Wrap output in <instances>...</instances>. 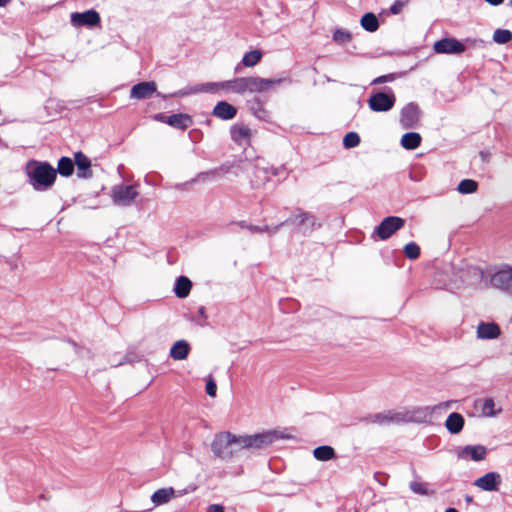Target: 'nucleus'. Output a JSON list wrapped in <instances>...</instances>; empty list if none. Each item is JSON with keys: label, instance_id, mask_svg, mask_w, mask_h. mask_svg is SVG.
I'll list each match as a JSON object with an SVG mask.
<instances>
[{"label": "nucleus", "instance_id": "obj_1", "mask_svg": "<svg viewBox=\"0 0 512 512\" xmlns=\"http://www.w3.org/2000/svg\"><path fill=\"white\" fill-rule=\"evenodd\" d=\"M290 436L277 430H269L253 435H239V450L264 449L280 439H289Z\"/></svg>", "mask_w": 512, "mask_h": 512}, {"label": "nucleus", "instance_id": "obj_2", "mask_svg": "<svg viewBox=\"0 0 512 512\" xmlns=\"http://www.w3.org/2000/svg\"><path fill=\"white\" fill-rule=\"evenodd\" d=\"M27 172L37 189L51 186L56 178V170L47 163L31 161L27 165Z\"/></svg>", "mask_w": 512, "mask_h": 512}, {"label": "nucleus", "instance_id": "obj_3", "mask_svg": "<svg viewBox=\"0 0 512 512\" xmlns=\"http://www.w3.org/2000/svg\"><path fill=\"white\" fill-rule=\"evenodd\" d=\"M232 446H236L239 450V435L226 431L215 435L211 443V450L218 458L230 459L234 453L232 449H229Z\"/></svg>", "mask_w": 512, "mask_h": 512}, {"label": "nucleus", "instance_id": "obj_4", "mask_svg": "<svg viewBox=\"0 0 512 512\" xmlns=\"http://www.w3.org/2000/svg\"><path fill=\"white\" fill-rule=\"evenodd\" d=\"M485 277V283L494 288H512V267L508 265L488 268Z\"/></svg>", "mask_w": 512, "mask_h": 512}, {"label": "nucleus", "instance_id": "obj_5", "mask_svg": "<svg viewBox=\"0 0 512 512\" xmlns=\"http://www.w3.org/2000/svg\"><path fill=\"white\" fill-rule=\"evenodd\" d=\"M283 82L281 78L267 79L259 76L245 77L247 93H264L272 90L275 86H279Z\"/></svg>", "mask_w": 512, "mask_h": 512}, {"label": "nucleus", "instance_id": "obj_6", "mask_svg": "<svg viewBox=\"0 0 512 512\" xmlns=\"http://www.w3.org/2000/svg\"><path fill=\"white\" fill-rule=\"evenodd\" d=\"M396 102L395 94L389 92H376L372 94L368 100L369 108L374 112H388Z\"/></svg>", "mask_w": 512, "mask_h": 512}, {"label": "nucleus", "instance_id": "obj_7", "mask_svg": "<svg viewBox=\"0 0 512 512\" xmlns=\"http://www.w3.org/2000/svg\"><path fill=\"white\" fill-rule=\"evenodd\" d=\"M405 224L404 219L397 216L386 217L374 230L373 237L376 235L380 240H386Z\"/></svg>", "mask_w": 512, "mask_h": 512}, {"label": "nucleus", "instance_id": "obj_8", "mask_svg": "<svg viewBox=\"0 0 512 512\" xmlns=\"http://www.w3.org/2000/svg\"><path fill=\"white\" fill-rule=\"evenodd\" d=\"M360 421L370 422L381 426H388L390 424H399L405 422V414L389 410L386 412L369 414L361 418Z\"/></svg>", "mask_w": 512, "mask_h": 512}, {"label": "nucleus", "instance_id": "obj_9", "mask_svg": "<svg viewBox=\"0 0 512 512\" xmlns=\"http://www.w3.org/2000/svg\"><path fill=\"white\" fill-rule=\"evenodd\" d=\"M137 196L138 192L132 185H118L111 191L113 202L120 206L131 205Z\"/></svg>", "mask_w": 512, "mask_h": 512}, {"label": "nucleus", "instance_id": "obj_10", "mask_svg": "<svg viewBox=\"0 0 512 512\" xmlns=\"http://www.w3.org/2000/svg\"><path fill=\"white\" fill-rule=\"evenodd\" d=\"M442 404L435 406H423L414 408L408 418L405 417V422H412L417 424H430L432 414L436 409L441 408ZM445 408L450 406L449 402L443 403Z\"/></svg>", "mask_w": 512, "mask_h": 512}, {"label": "nucleus", "instance_id": "obj_11", "mask_svg": "<svg viewBox=\"0 0 512 512\" xmlns=\"http://www.w3.org/2000/svg\"><path fill=\"white\" fill-rule=\"evenodd\" d=\"M433 49L438 54H461L465 45L455 38H443L434 43Z\"/></svg>", "mask_w": 512, "mask_h": 512}, {"label": "nucleus", "instance_id": "obj_12", "mask_svg": "<svg viewBox=\"0 0 512 512\" xmlns=\"http://www.w3.org/2000/svg\"><path fill=\"white\" fill-rule=\"evenodd\" d=\"M420 109L414 103H408L400 112V123L403 128L410 129L417 126L420 120Z\"/></svg>", "mask_w": 512, "mask_h": 512}, {"label": "nucleus", "instance_id": "obj_13", "mask_svg": "<svg viewBox=\"0 0 512 512\" xmlns=\"http://www.w3.org/2000/svg\"><path fill=\"white\" fill-rule=\"evenodd\" d=\"M502 483V477L498 472L490 471L475 480L474 485L487 492H496Z\"/></svg>", "mask_w": 512, "mask_h": 512}, {"label": "nucleus", "instance_id": "obj_14", "mask_svg": "<svg viewBox=\"0 0 512 512\" xmlns=\"http://www.w3.org/2000/svg\"><path fill=\"white\" fill-rule=\"evenodd\" d=\"M487 449L483 445H466L463 448L457 450V457L459 459L468 460L471 459L475 462L482 461L486 458Z\"/></svg>", "mask_w": 512, "mask_h": 512}, {"label": "nucleus", "instance_id": "obj_15", "mask_svg": "<svg viewBox=\"0 0 512 512\" xmlns=\"http://www.w3.org/2000/svg\"><path fill=\"white\" fill-rule=\"evenodd\" d=\"M71 23L73 26L79 27V26H96L100 23V16L99 13L95 10H87L82 13H72L70 16Z\"/></svg>", "mask_w": 512, "mask_h": 512}, {"label": "nucleus", "instance_id": "obj_16", "mask_svg": "<svg viewBox=\"0 0 512 512\" xmlns=\"http://www.w3.org/2000/svg\"><path fill=\"white\" fill-rule=\"evenodd\" d=\"M501 330L494 322H480L477 327V337L480 339L492 340L500 336Z\"/></svg>", "mask_w": 512, "mask_h": 512}, {"label": "nucleus", "instance_id": "obj_17", "mask_svg": "<svg viewBox=\"0 0 512 512\" xmlns=\"http://www.w3.org/2000/svg\"><path fill=\"white\" fill-rule=\"evenodd\" d=\"M156 89V84L153 81L141 82L132 87L130 96L134 99H145L154 94Z\"/></svg>", "mask_w": 512, "mask_h": 512}, {"label": "nucleus", "instance_id": "obj_18", "mask_svg": "<svg viewBox=\"0 0 512 512\" xmlns=\"http://www.w3.org/2000/svg\"><path fill=\"white\" fill-rule=\"evenodd\" d=\"M191 351V346L184 339L177 340L170 348L169 356L173 360H185Z\"/></svg>", "mask_w": 512, "mask_h": 512}, {"label": "nucleus", "instance_id": "obj_19", "mask_svg": "<svg viewBox=\"0 0 512 512\" xmlns=\"http://www.w3.org/2000/svg\"><path fill=\"white\" fill-rule=\"evenodd\" d=\"M445 428L450 434H459L465 425V419L463 415L458 412H452L448 415L445 421Z\"/></svg>", "mask_w": 512, "mask_h": 512}, {"label": "nucleus", "instance_id": "obj_20", "mask_svg": "<svg viewBox=\"0 0 512 512\" xmlns=\"http://www.w3.org/2000/svg\"><path fill=\"white\" fill-rule=\"evenodd\" d=\"M231 137L240 146H246L250 142L251 131L245 125H234L231 128Z\"/></svg>", "mask_w": 512, "mask_h": 512}, {"label": "nucleus", "instance_id": "obj_21", "mask_svg": "<svg viewBox=\"0 0 512 512\" xmlns=\"http://www.w3.org/2000/svg\"><path fill=\"white\" fill-rule=\"evenodd\" d=\"M226 94L244 95L247 93L245 77H237L225 81Z\"/></svg>", "mask_w": 512, "mask_h": 512}, {"label": "nucleus", "instance_id": "obj_22", "mask_svg": "<svg viewBox=\"0 0 512 512\" xmlns=\"http://www.w3.org/2000/svg\"><path fill=\"white\" fill-rule=\"evenodd\" d=\"M236 108L228 102H219L213 110V115L224 120L232 119L236 115Z\"/></svg>", "mask_w": 512, "mask_h": 512}, {"label": "nucleus", "instance_id": "obj_23", "mask_svg": "<svg viewBox=\"0 0 512 512\" xmlns=\"http://www.w3.org/2000/svg\"><path fill=\"white\" fill-rule=\"evenodd\" d=\"M313 456L318 461H329L337 458L335 449L330 445H320L313 449Z\"/></svg>", "mask_w": 512, "mask_h": 512}, {"label": "nucleus", "instance_id": "obj_24", "mask_svg": "<svg viewBox=\"0 0 512 512\" xmlns=\"http://www.w3.org/2000/svg\"><path fill=\"white\" fill-rule=\"evenodd\" d=\"M175 491L172 487L160 488L151 495V501L160 506L168 503L174 497Z\"/></svg>", "mask_w": 512, "mask_h": 512}, {"label": "nucleus", "instance_id": "obj_25", "mask_svg": "<svg viewBox=\"0 0 512 512\" xmlns=\"http://www.w3.org/2000/svg\"><path fill=\"white\" fill-rule=\"evenodd\" d=\"M75 164L77 166V175L80 178H87L91 175V161L82 153L75 154Z\"/></svg>", "mask_w": 512, "mask_h": 512}, {"label": "nucleus", "instance_id": "obj_26", "mask_svg": "<svg viewBox=\"0 0 512 512\" xmlns=\"http://www.w3.org/2000/svg\"><path fill=\"white\" fill-rule=\"evenodd\" d=\"M421 140H422V138L419 133L409 132V133H405L401 137L400 143L404 149L413 150L420 146Z\"/></svg>", "mask_w": 512, "mask_h": 512}, {"label": "nucleus", "instance_id": "obj_27", "mask_svg": "<svg viewBox=\"0 0 512 512\" xmlns=\"http://www.w3.org/2000/svg\"><path fill=\"white\" fill-rule=\"evenodd\" d=\"M225 81L221 82H209L200 84L197 87H195L192 92L193 93H199V92H207V93H219L224 92L226 93V88L224 87Z\"/></svg>", "mask_w": 512, "mask_h": 512}, {"label": "nucleus", "instance_id": "obj_28", "mask_svg": "<svg viewBox=\"0 0 512 512\" xmlns=\"http://www.w3.org/2000/svg\"><path fill=\"white\" fill-rule=\"evenodd\" d=\"M165 122L168 123L170 126L185 129L191 124L192 120L190 116L186 114H174L167 117Z\"/></svg>", "mask_w": 512, "mask_h": 512}, {"label": "nucleus", "instance_id": "obj_29", "mask_svg": "<svg viewBox=\"0 0 512 512\" xmlns=\"http://www.w3.org/2000/svg\"><path fill=\"white\" fill-rule=\"evenodd\" d=\"M360 24L368 32H375L379 27L377 17L373 13H366L362 16Z\"/></svg>", "mask_w": 512, "mask_h": 512}, {"label": "nucleus", "instance_id": "obj_30", "mask_svg": "<svg viewBox=\"0 0 512 512\" xmlns=\"http://www.w3.org/2000/svg\"><path fill=\"white\" fill-rule=\"evenodd\" d=\"M262 56L263 55L260 50H251L244 54L242 64L245 67H254L261 61Z\"/></svg>", "mask_w": 512, "mask_h": 512}, {"label": "nucleus", "instance_id": "obj_31", "mask_svg": "<svg viewBox=\"0 0 512 512\" xmlns=\"http://www.w3.org/2000/svg\"><path fill=\"white\" fill-rule=\"evenodd\" d=\"M478 183L472 179L462 180L457 187V191L461 194H471L476 192Z\"/></svg>", "mask_w": 512, "mask_h": 512}, {"label": "nucleus", "instance_id": "obj_32", "mask_svg": "<svg viewBox=\"0 0 512 512\" xmlns=\"http://www.w3.org/2000/svg\"><path fill=\"white\" fill-rule=\"evenodd\" d=\"M74 170V164L70 158L63 157L58 162V172L62 176H69Z\"/></svg>", "mask_w": 512, "mask_h": 512}, {"label": "nucleus", "instance_id": "obj_33", "mask_svg": "<svg viewBox=\"0 0 512 512\" xmlns=\"http://www.w3.org/2000/svg\"><path fill=\"white\" fill-rule=\"evenodd\" d=\"M409 488H410V490L413 493L418 494V495H422V496H428V495H431V494L434 493V491H430L427 488V484L426 483L420 482V481H416V480L410 482Z\"/></svg>", "mask_w": 512, "mask_h": 512}, {"label": "nucleus", "instance_id": "obj_34", "mask_svg": "<svg viewBox=\"0 0 512 512\" xmlns=\"http://www.w3.org/2000/svg\"><path fill=\"white\" fill-rule=\"evenodd\" d=\"M512 39V33L506 29H497L493 34L494 42L498 44H506Z\"/></svg>", "mask_w": 512, "mask_h": 512}, {"label": "nucleus", "instance_id": "obj_35", "mask_svg": "<svg viewBox=\"0 0 512 512\" xmlns=\"http://www.w3.org/2000/svg\"><path fill=\"white\" fill-rule=\"evenodd\" d=\"M333 40L338 44H346L352 40V34L346 29H337L333 34Z\"/></svg>", "mask_w": 512, "mask_h": 512}, {"label": "nucleus", "instance_id": "obj_36", "mask_svg": "<svg viewBox=\"0 0 512 512\" xmlns=\"http://www.w3.org/2000/svg\"><path fill=\"white\" fill-rule=\"evenodd\" d=\"M294 223L299 224H309L310 226H314L315 219L313 216L308 214L307 212L299 211L297 214L294 215V218L292 220Z\"/></svg>", "mask_w": 512, "mask_h": 512}, {"label": "nucleus", "instance_id": "obj_37", "mask_svg": "<svg viewBox=\"0 0 512 512\" xmlns=\"http://www.w3.org/2000/svg\"><path fill=\"white\" fill-rule=\"evenodd\" d=\"M359 143H360V137L355 132H349L343 138V145L346 148L356 147V146H358Z\"/></svg>", "mask_w": 512, "mask_h": 512}, {"label": "nucleus", "instance_id": "obj_38", "mask_svg": "<svg viewBox=\"0 0 512 512\" xmlns=\"http://www.w3.org/2000/svg\"><path fill=\"white\" fill-rule=\"evenodd\" d=\"M404 252L409 259H416L420 255V248L416 243L411 242L405 245Z\"/></svg>", "mask_w": 512, "mask_h": 512}, {"label": "nucleus", "instance_id": "obj_39", "mask_svg": "<svg viewBox=\"0 0 512 512\" xmlns=\"http://www.w3.org/2000/svg\"><path fill=\"white\" fill-rule=\"evenodd\" d=\"M205 391L210 397H215L217 393V384L212 375H209L206 379Z\"/></svg>", "mask_w": 512, "mask_h": 512}, {"label": "nucleus", "instance_id": "obj_40", "mask_svg": "<svg viewBox=\"0 0 512 512\" xmlns=\"http://www.w3.org/2000/svg\"><path fill=\"white\" fill-rule=\"evenodd\" d=\"M280 309L284 312H294L298 308V303L295 300L287 299L279 302Z\"/></svg>", "mask_w": 512, "mask_h": 512}, {"label": "nucleus", "instance_id": "obj_41", "mask_svg": "<svg viewBox=\"0 0 512 512\" xmlns=\"http://www.w3.org/2000/svg\"><path fill=\"white\" fill-rule=\"evenodd\" d=\"M494 401L492 398H486L483 403L482 411L485 416H495L496 412L494 410Z\"/></svg>", "mask_w": 512, "mask_h": 512}, {"label": "nucleus", "instance_id": "obj_42", "mask_svg": "<svg viewBox=\"0 0 512 512\" xmlns=\"http://www.w3.org/2000/svg\"><path fill=\"white\" fill-rule=\"evenodd\" d=\"M192 282L191 280L186 276H180L175 283L174 288H191Z\"/></svg>", "mask_w": 512, "mask_h": 512}, {"label": "nucleus", "instance_id": "obj_43", "mask_svg": "<svg viewBox=\"0 0 512 512\" xmlns=\"http://www.w3.org/2000/svg\"><path fill=\"white\" fill-rule=\"evenodd\" d=\"M395 78H396L395 74L379 76L372 81V84H381L384 82H391V81L395 80Z\"/></svg>", "mask_w": 512, "mask_h": 512}, {"label": "nucleus", "instance_id": "obj_44", "mask_svg": "<svg viewBox=\"0 0 512 512\" xmlns=\"http://www.w3.org/2000/svg\"><path fill=\"white\" fill-rule=\"evenodd\" d=\"M198 315L201 317L202 321H198V324L201 326L206 325L207 315H206V309L204 306H200L198 308Z\"/></svg>", "mask_w": 512, "mask_h": 512}, {"label": "nucleus", "instance_id": "obj_45", "mask_svg": "<svg viewBox=\"0 0 512 512\" xmlns=\"http://www.w3.org/2000/svg\"><path fill=\"white\" fill-rule=\"evenodd\" d=\"M207 512H225V509L221 504H211L207 507Z\"/></svg>", "mask_w": 512, "mask_h": 512}, {"label": "nucleus", "instance_id": "obj_46", "mask_svg": "<svg viewBox=\"0 0 512 512\" xmlns=\"http://www.w3.org/2000/svg\"><path fill=\"white\" fill-rule=\"evenodd\" d=\"M374 478L381 484V485H386V479H387V476L386 474L384 473H380V472H377L375 473L374 475Z\"/></svg>", "mask_w": 512, "mask_h": 512}, {"label": "nucleus", "instance_id": "obj_47", "mask_svg": "<svg viewBox=\"0 0 512 512\" xmlns=\"http://www.w3.org/2000/svg\"><path fill=\"white\" fill-rule=\"evenodd\" d=\"M175 295L180 299H185L189 296L191 290H173Z\"/></svg>", "mask_w": 512, "mask_h": 512}, {"label": "nucleus", "instance_id": "obj_48", "mask_svg": "<svg viewBox=\"0 0 512 512\" xmlns=\"http://www.w3.org/2000/svg\"><path fill=\"white\" fill-rule=\"evenodd\" d=\"M485 1L491 5L497 6V5H500L501 3H503L504 0H485Z\"/></svg>", "mask_w": 512, "mask_h": 512}, {"label": "nucleus", "instance_id": "obj_49", "mask_svg": "<svg viewBox=\"0 0 512 512\" xmlns=\"http://www.w3.org/2000/svg\"><path fill=\"white\" fill-rule=\"evenodd\" d=\"M399 11H400V6H399V5L394 4V5L391 7V12H392L393 14H397V13H399Z\"/></svg>", "mask_w": 512, "mask_h": 512}, {"label": "nucleus", "instance_id": "obj_50", "mask_svg": "<svg viewBox=\"0 0 512 512\" xmlns=\"http://www.w3.org/2000/svg\"><path fill=\"white\" fill-rule=\"evenodd\" d=\"M11 0H0V7H4L10 3Z\"/></svg>", "mask_w": 512, "mask_h": 512}, {"label": "nucleus", "instance_id": "obj_51", "mask_svg": "<svg viewBox=\"0 0 512 512\" xmlns=\"http://www.w3.org/2000/svg\"><path fill=\"white\" fill-rule=\"evenodd\" d=\"M444 512H458V510L456 508L449 507Z\"/></svg>", "mask_w": 512, "mask_h": 512}, {"label": "nucleus", "instance_id": "obj_52", "mask_svg": "<svg viewBox=\"0 0 512 512\" xmlns=\"http://www.w3.org/2000/svg\"><path fill=\"white\" fill-rule=\"evenodd\" d=\"M465 500H466V502L470 503V502H472L473 498L469 495H466Z\"/></svg>", "mask_w": 512, "mask_h": 512}, {"label": "nucleus", "instance_id": "obj_53", "mask_svg": "<svg viewBox=\"0 0 512 512\" xmlns=\"http://www.w3.org/2000/svg\"><path fill=\"white\" fill-rule=\"evenodd\" d=\"M510 5L512 6V0H509Z\"/></svg>", "mask_w": 512, "mask_h": 512}]
</instances>
